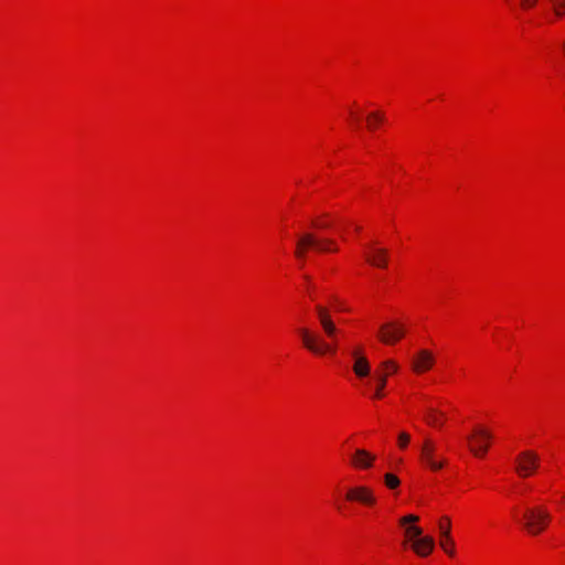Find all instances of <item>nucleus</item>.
Returning a JSON list of instances; mask_svg holds the SVG:
<instances>
[{
    "mask_svg": "<svg viewBox=\"0 0 565 565\" xmlns=\"http://www.w3.org/2000/svg\"><path fill=\"white\" fill-rule=\"evenodd\" d=\"M316 310L326 337L331 339L332 342H327L319 334L312 332L308 328H300L299 334L301 337L302 344L308 351L317 355H324L328 353L333 354L338 347L340 330L331 319L327 308L317 306Z\"/></svg>",
    "mask_w": 565,
    "mask_h": 565,
    "instance_id": "f257e3e1",
    "label": "nucleus"
},
{
    "mask_svg": "<svg viewBox=\"0 0 565 565\" xmlns=\"http://www.w3.org/2000/svg\"><path fill=\"white\" fill-rule=\"evenodd\" d=\"M387 382V374L371 372V365L361 350L355 347V388L371 398H381Z\"/></svg>",
    "mask_w": 565,
    "mask_h": 565,
    "instance_id": "f03ea898",
    "label": "nucleus"
},
{
    "mask_svg": "<svg viewBox=\"0 0 565 565\" xmlns=\"http://www.w3.org/2000/svg\"><path fill=\"white\" fill-rule=\"evenodd\" d=\"M334 242L330 238H320L317 237L312 233H303L299 235L298 241L296 243L295 256L299 260L303 262L307 256V252L309 248H312L317 252H332Z\"/></svg>",
    "mask_w": 565,
    "mask_h": 565,
    "instance_id": "7ed1b4c3",
    "label": "nucleus"
},
{
    "mask_svg": "<svg viewBox=\"0 0 565 565\" xmlns=\"http://www.w3.org/2000/svg\"><path fill=\"white\" fill-rule=\"evenodd\" d=\"M550 521L551 514L545 508L533 507L524 511L521 523L529 534L539 535L547 527Z\"/></svg>",
    "mask_w": 565,
    "mask_h": 565,
    "instance_id": "20e7f679",
    "label": "nucleus"
},
{
    "mask_svg": "<svg viewBox=\"0 0 565 565\" xmlns=\"http://www.w3.org/2000/svg\"><path fill=\"white\" fill-rule=\"evenodd\" d=\"M540 465V458L536 452L532 450H524L515 458V471L522 477L531 476Z\"/></svg>",
    "mask_w": 565,
    "mask_h": 565,
    "instance_id": "39448f33",
    "label": "nucleus"
},
{
    "mask_svg": "<svg viewBox=\"0 0 565 565\" xmlns=\"http://www.w3.org/2000/svg\"><path fill=\"white\" fill-rule=\"evenodd\" d=\"M363 258L373 267L385 268L388 262V252L385 248L367 244L363 249Z\"/></svg>",
    "mask_w": 565,
    "mask_h": 565,
    "instance_id": "423d86ee",
    "label": "nucleus"
},
{
    "mask_svg": "<svg viewBox=\"0 0 565 565\" xmlns=\"http://www.w3.org/2000/svg\"><path fill=\"white\" fill-rule=\"evenodd\" d=\"M492 438L490 431L483 428H477L472 436L468 437V440L471 443L470 451L477 456H483L488 451V441Z\"/></svg>",
    "mask_w": 565,
    "mask_h": 565,
    "instance_id": "0eeeda50",
    "label": "nucleus"
},
{
    "mask_svg": "<svg viewBox=\"0 0 565 565\" xmlns=\"http://www.w3.org/2000/svg\"><path fill=\"white\" fill-rule=\"evenodd\" d=\"M435 358L428 350L418 351L412 360V370L417 373H424L433 367Z\"/></svg>",
    "mask_w": 565,
    "mask_h": 565,
    "instance_id": "6e6552de",
    "label": "nucleus"
},
{
    "mask_svg": "<svg viewBox=\"0 0 565 565\" xmlns=\"http://www.w3.org/2000/svg\"><path fill=\"white\" fill-rule=\"evenodd\" d=\"M403 335V328L393 323L383 324L380 330V339L386 344L398 341Z\"/></svg>",
    "mask_w": 565,
    "mask_h": 565,
    "instance_id": "1a4fd4ad",
    "label": "nucleus"
},
{
    "mask_svg": "<svg viewBox=\"0 0 565 565\" xmlns=\"http://www.w3.org/2000/svg\"><path fill=\"white\" fill-rule=\"evenodd\" d=\"M418 521V516L414 514H408L401 519V525L405 526V535L408 540L413 541V543L419 539L423 534L420 527L412 524Z\"/></svg>",
    "mask_w": 565,
    "mask_h": 565,
    "instance_id": "9d476101",
    "label": "nucleus"
},
{
    "mask_svg": "<svg viewBox=\"0 0 565 565\" xmlns=\"http://www.w3.org/2000/svg\"><path fill=\"white\" fill-rule=\"evenodd\" d=\"M434 451L435 445L429 439H426L422 447V459L430 467V469L439 470L444 463L434 458Z\"/></svg>",
    "mask_w": 565,
    "mask_h": 565,
    "instance_id": "9b49d317",
    "label": "nucleus"
},
{
    "mask_svg": "<svg viewBox=\"0 0 565 565\" xmlns=\"http://www.w3.org/2000/svg\"><path fill=\"white\" fill-rule=\"evenodd\" d=\"M435 542L430 536H420L413 543L414 551L419 556H427L434 548Z\"/></svg>",
    "mask_w": 565,
    "mask_h": 565,
    "instance_id": "f8f14e48",
    "label": "nucleus"
},
{
    "mask_svg": "<svg viewBox=\"0 0 565 565\" xmlns=\"http://www.w3.org/2000/svg\"><path fill=\"white\" fill-rule=\"evenodd\" d=\"M355 501H360L366 505H372L375 503V497L370 489L355 487Z\"/></svg>",
    "mask_w": 565,
    "mask_h": 565,
    "instance_id": "ddd939ff",
    "label": "nucleus"
},
{
    "mask_svg": "<svg viewBox=\"0 0 565 565\" xmlns=\"http://www.w3.org/2000/svg\"><path fill=\"white\" fill-rule=\"evenodd\" d=\"M384 115L379 111L369 113L365 116L366 128L371 131L376 129V127L384 122Z\"/></svg>",
    "mask_w": 565,
    "mask_h": 565,
    "instance_id": "4468645a",
    "label": "nucleus"
},
{
    "mask_svg": "<svg viewBox=\"0 0 565 565\" xmlns=\"http://www.w3.org/2000/svg\"><path fill=\"white\" fill-rule=\"evenodd\" d=\"M374 457H372L370 454H367L364 450L355 449V467L360 466L363 468H367L371 466Z\"/></svg>",
    "mask_w": 565,
    "mask_h": 565,
    "instance_id": "2eb2a0df",
    "label": "nucleus"
},
{
    "mask_svg": "<svg viewBox=\"0 0 565 565\" xmlns=\"http://www.w3.org/2000/svg\"><path fill=\"white\" fill-rule=\"evenodd\" d=\"M450 526V519L448 516H443L438 524L440 539L451 542Z\"/></svg>",
    "mask_w": 565,
    "mask_h": 565,
    "instance_id": "dca6fc26",
    "label": "nucleus"
},
{
    "mask_svg": "<svg viewBox=\"0 0 565 565\" xmlns=\"http://www.w3.org/2000/svg\"><path fill=\"white\" fill-rule=\"evenodd\" d=\"M556 17L565 15V0H550Z\"/></svg>",
    "mask_w": 565,
    "mask_h": 565,
    "instance_id": "f3484780",
    "label": "nucleus"
},
{
    "mask_svg": "<svg viewBox=\"0 0 565 565\" xmlns=\"http://www.w3.org/2000/svg\"><path fill=\"white\" fill-rule=\"evenodd\" d=\"M384 481L387 488L395 489L399 486V479L393 473H386L384 476Z\"/></svg>",
    "mask_w": 565,
    "mask_h": 565,
    "instance_id": "a211bd4d",
    "label": "nucleus"
},
{
    "mask_svg": "<svg viewBox=\"0 0 565 565\" xmlns=\"http://www.w3.org/2000/svg\"><path fill=\"white\" fill-rule=\"evenodd\" d=\"M426 422L431 426H438L441 424L440 418L436 411L429 409L427 416L425 417Z\"/></svg>",
    "mask_w": 565,
    "mask_h": 565,
    "instance_id": "6ab92c4d",
    "label": "nucleus"
},
{
    "mask_svg": "<svg viewBox=\"0 0 565 565\" xmlns=\"http://www.w3.org/2000/svg\"><path fill=\"white\" fill-rule=\"evenodd\" d=\"M440 546L443 547V550L450 556L454 555L455 553V550H454V541L451 540V542L445 540V539H440Z\"/></svg>",
    "mask_w": 565,
    "mask_h": 565,
    "instance_id": "aec40b11",
    "label": "nucleus"
},
{
    "mask_svg": "<svg viewBox=\"0 0 565 565\" xmlns=\"http://www.w3.org/2000/svg\"><path fill=\"white\" fill-rule=\"evenodd\" d=\"M409 439H411V437L408 434L401 433L398 436L399 447L405 448L407 446V444L409 443Z\"/></svg>",
    "mask_w": 565,
    "mask_h": 565,
    "instance_id": "412c9836",
    "label": "nucleus"
},
{
    "mask_svg": "<svg viewBox=\"0 0 565 565\" xmlns=\"http://www.w3.org/2000/svg\"><path fill=\"white\" fill-rule=\"evenodd\" d=\"M383 366L388 371V372H396L398 366L397 364L394 362V361H385L383 363Z\"/></svg>",
    "mask_w": 565,
    "mask_h": 565,
    "instance_id": "4be33fe9",
    "label": "nucleus"
},
{
    "mask_svg": "<svg viewBox=\"0 0 565 565\" xmlns=\"http://www.w3.org/2000/svg\"><path fill=\"white\" fill-rule=\"evenodd\" d=\"M537 0H521V7L524 9L532 8L536 4Z\"/></svg>",
    "mask_w": 565,
    "mask_h": 565,
    "instance_id": "5701e85b",
    "label": "nucleus"
},
{
    "mask_svg": "<svg viewBox=\"0 0 565 565\" xmlns=\"http://www.w3.org/2000/svg\"><path fill=\"white\" fill-rule=\"evenodd\" d=\"M347 499H348V500H353V490H350V491L347 493Z\"/></svg>",
    "mask_w": 565,
    "mask_h": 565,
    "instance_id": "b1692460",
    "label": "nucleus"
},
{
    "mask_svg": "<svg viewBox=\"0 0 565 565\" xmlns=\"http://www.w3.org/2000/svg\"><path fill=\"white\" fill-rule=\"evenodd\" d=\"M334 308H337V309H341V306L335 303V305H334Z\"/></svg>",
    "mask_w": 565,
    "mask_h": 565,
    "instance_id": "393cba45",
    "label": "nucleus"
}]
</instances>
